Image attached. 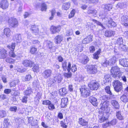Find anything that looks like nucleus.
I'll use <instances>...</instances> for the list:
<instances>
[{
    "instance_id": "nucleus-41",
    "label": "nucleus",
    "mask_w": 128,
    "mask_h": 128,
    "mask_svg": "<svg viewBox=\"0 0 128 128\" xmlns=\"http://www.w3.org/2000/svg\"><path fill=\"white\" fill-rule=\"evenodd\" d=\"M31 30L32 32H33L34 30H36V33H37L38 32H39L38 28V27L35 25H32L31 26Z\"/></svg>"
},
{
    "instance_id": "nucleus-51",
    "label": "nucleus",
    "mask_w": 128,
    "mask_h": 128,
    "mask_svg": "<svg viewBox=\"0 0 128 128\" xmlns=\"http://www.w3.org/2000/svg\"><path fill=\"white\" fill-rule=\"evenodd\" d=\"M117 42L118 44L120 45L122 44L123 42V39L122 38H118V39Z\"/></svg>"
},
{
    "instance_id": "nucleus-31",
    "label": "nucleus",
    "mask_w": 128,
    "mask_h": 128,
    "mask_svg": "<svg viewBox=\"0 0 128 128\" xmlns=\"http://www.w3.org/2000/svg\"><path fill=\"white\" fill-rule=\"evenodd\" d=\"M28 122L32 125V127L34 126V125H35V126L37 125V123L36 122H34V118L32 117H30L28 118Z\"/></svg>"
},
{
    "instance_id": "nucleus-49",
    "label": "nucleus",
    "mask_w": 128,
    "mask_h": 128,
    "mask_svg": "<svg viewBox=\"0 0 128 128\" xmlns=\"http://www.w3.org/2000/svg\"><path fill=\"white\" fill-rule=\"evenodd\" d=\"M6 61L7 62L9 63H13L14 62L13 59L10 58H7L6 59Z\"/></svg>"
},
{
    "instance_id": "nucleus-61",
    "label": "nucleus",
    "mask_w": 128,
    "mask_h": 128,
    "mask_svg": "<svg viewBox=\"0 0 128 128\" xmlns=\"http://www.w3.org/2000/svg\"><path fill=\"white\" fill-rule=\"evenodd\" d=\"M26 70L25 68H18V72H25L26 71Z\"/></svg>"
},
{
    "instance_id": "nucleus-11",
    "label": "nucleus",
    "mask_w": 128,
    "mask_h": 128,
    "mask_svg": "<svg viewBox=\"0 0 128 128\" xmlns=\"http://www.w3.org/2000/svg\"><path fill=\"white\" fill-rule=\"evenodd\" d=\"M67 62L66 61H65L62 63V67L63 69V70L66 71V69H67L68 72H69L71 70V63L70 62H68V66L67 68Z\"/></svg>"
},
{
    "instance_id": "nucleus-63",
    "label": "nucleus",
    "mask_w": 128,
    "mask_h": 128,
    "mask_svg": "<svg viewBox=\"0 0 128 128\" xmlns=\"http://www.w3.org/2000/svg\"><path fill=\"white\" fill-rule=\"evenodd\" d=\"M63 60V58L61 56H59L57 57V60L59 62H62Z\"/></svg>"
},
{
    "instance_id": "nucleus-5",
    "label": "nucleus",
    "mask_w": 128,
    "mask_h": 128,
    "mask_svg": "<svg viewBox=\"0 0 128 128\" xmlns=\"http://www.w3.org/2000/svg\"><path fill=\"white\" fill-rule=\"evenodd\" d=\"M90 89L92 90H97L99 87V83L96 80L91 81L88 85Z\"/></svg>"
},
{
    "instance_id": "nucleus-57",
    "label": "nucleus",
    "mask_w": 128,
    "mask_h": 128,
    "mask_svg": "<svg viewBox=\"0 0 128 128\" xmlns=\"http://www.w3.org/2000/svg\"><path fill=\"white\" fill-rule=\"evenodd\" d=\"M32 41L33 44L39 45L40 44V42L37 40H33Z\"/></svg>"
},
{
    "instance_id": "nucleus-4",
    "label": "nucleus",
    "mask_w": 128,
    "mask_h": 128,
    "mask_svg": "<svg viewBox=\"0 0 128 128\" xmlns=\"http://www.w3.org/2000/svg\"><path fill=\"white\" fill-rule=\"evenodd\" d=\"M87 71L90 74H94L97 72V68L96 65H92L86 66Z\"/></svg>"
},
{
    "instance_id": "nucleus-16",
    "label": "nucleus",
    "mask_w": 128,
    "mask_h": 128,
    "mask_svg": "<svg viewBox=\"0 0 128 128\" xmlns=\"http://www.w3.org/2000/svg\"><path fill=\"white\" fill-rule=\"evenodd\" d=\"M8 3L6 0H4L1 2L0 7L2 9H5L8 8Z\"/></svg>"
},
{
    "instance_id": "nucleus-25",
    "label": "nucleus",
    "mask_w": 128,
    "mask_h": 128,
    "mask_svg": "<svg viewBox=\"0 0 128 128\" xmlns=\"http://www.w3.org/2000/svg\"><path fill=\"white\" fill-rule=\"evenodd\" d=\"M111 104L115 108L118 109L120 107L118 103L116 100H112L111 102Z\"/></svg>"
},
{
    "instance_id": "nucleus-26",
    "label": "nucleus",
    "mask_w": 128,
    "mask_h": 128,
    "mask_svg": "<svg viewBox=\"0 0 128 128\" xmlns=\"http://www.w3.org/2000/svg\"><path fill=\"white\" fill-rule=\"evenodd\" d=\"M115 34V32L111 30H106L105 33V36L110 37L114 36Z\"/></svg>"
},
{
    "instance_id": "nucleus-6",
    "label": "nucleus",
    "mask_w": 128,
    "mask_h": 128,
    "mask_svg": "<svg viewBox=\"0 0 128 128\" xmlns=\"http://www.w3.org/2000/svg\"><path fill=\"white\" fill-rule=\"evenodd\" d=\"M8 22L10 26L12 27H16L18 25L17 19L14 18H10L8 19Z\"/></svg>"
},
{
    "instance_id": "nucleus-60",
    "label": "nucleus",
    "mask_w": 128,
    "mask_h": 128,
    "mask_svg": "<svg viewBox=\"0 0 128 128\" xmlns=\"http://www.w3.org/2000/svg\"><path fill=\"white\" fill-rule=\"evenodd\" d=\"M107 118H105L104 116H103L101 118H100L99 122H102L106 120Z\"/></svg>"
},
{
    "instance_id": "nucleus-12",
    "label": "nucleus",
    "mask_w": 128,
    "mask_h": 128,
    "mask_svg": "<svg viewBox=\"0 0 128 128\" xmlns=\"http://www.w3.org/2000/svg\"><path fill=\"white\" fill-rule=\"evenodd\" d=\"M52 72V70L50 69L45 70L42 73L43 76L44 78L47 79L50 77Z\"/></svg>"
},
{
    "instance_id": "nucleus-35",
    "label": "nucleus",
    "mask_w": 128,
    "mask_h": 128,
    "mask_svg": "<svg viewBox=\"0 0 128 128\" xmlns=\"http://www.w3.org/2000/svg\"><path fill=\"white\" fill-rule=\"evenodd\" d=\"M116 115L118 119L120 120H122L124 119V117L122 115L120 112L117 111Z\"/></svg>"
},
{
    "instance_id": "nucleus-14",
    "label": "nucleus",
    "mask_w": 128,
    "mask_h": 128,
    "mask_svg": "<svg viewBox=\"0 0 128 128\" xmlns=\"http://www.w3.org/2000/svg\"><path fill=\"white\" fill-rule=\"evenodd\" d=\"M89 101L94 106H97L98 104L97 100L96 98L93 96H91L89 98Z\"/></svg>"
},
{
    "instance_id": "nucleus-43",
    "label": "nucleus",
    "mask_w": 128,
    "mask_h": 128,
    "mask_svg": "<svg viewBox=\"0 0 128 128\" xmlns=\"http://www.w3.org/2000/svg\"><path fill=\"white\" fill-rule=\"evenodd\" d=\"M76 11L75 9H73L70 12V13L69 15L68 18H70L74 17L75 13Z\"/></svg>"
},
{
    "instance_id": "nucleus-53",
    "label": "nucleus",
    "mask_w": 128,
    "mask_h": 128,
    "mask_svg": "<svg viewBox=\"0 0 128 128\" xmlns=\"http://www.w3.org/2000/svg\"><path fill=\"white\" fill-rule=\"evenodd\" d=\"M32 78L31 75L30 74H28L26 76L25 80L26 81H30Z\"/></svg>"
},
{
    "instance_id": "nucleus-33",
    "label": "nucleus",
    "mask_w": 128,
    "mask_h": 128,
    "mask_svg": "<svg viewBox=\"0 0 128 128\" xmlns=\"http://www.w3.org/2000/svg\"><path fill=\"white\" fill-rule=\"evenodd\" d=\"M59 92L60 94L64 96L67 94V90L65 88H64L60 89L59 90Z\"/></svg>"
},
{
    "instance_id": "nucleus-20",
    "label": "nucleus",
    "mask_w": 128,
    "mask_h": 128,
    "mask_svg": "<svg viewBox=\"0 0 128 128\" xmlns=\"http://www.w3.org/2000/svg\"><path fill=\"white\" fill-rule=\"evenodd\" d=\"M92 36L91 35H88L86 36L82 41V43L84 44L88 43L92 40Z\"/></svg>"
},
{
    "instance_id": "nucleus-1",
    "label": "nucleus",
    "mask_w": 128,
    "mask_h": 128,
    "mask_svg": "<svg viewBox=\"0 0 128 128\" xmlns=\"http://www.w3.org/2000/svg\"><path fill=\"white\" fill-rule=\"evenodd\" d=\"M110 72L111 75L113 78H119L121 77L122 80L124 82L126 81V76L125 75H122L123 73L120 71V69L118 66H112Z\"/></svg>"
},
{
    "instance_id": "nucleus-45",
    "label": "nucleus",
    "mask_w": 128,
    "mask_h": 128,
    "mask_svg": "<svg viewBox=\"0 0 128 128\" xmlns=\"http://www.w3.org/2000/svg\"><path fill=\"white\" fill-rule=\"evenodd\" d=\"M102 66L104 67H107L110 66L108 60H106L102 63Z\"/></svg>"
},
{
    "instance_id": "nucleus-27",
    "label": "nucleus",
    "mask_w": 128,
    "mask_h": 128,
    "mask_svg": "<svg viewBox=\"0 0 128 128\" xmlns=\"http://www.w3.org/2000/svg\"><path fill=\"white\" fill-rule=\"evenodd\" d=\"M106 18L108 19V23L109 24H110V25L113 27H115L116 26V23L112 20V19L109 17L108 18L105 17V19L106 20Z\"/></svg>"
},
{
    "instance_id": "nucleus-2",
    "label": "nucleus",
    "mask_w": 128,
    "mask_h": 128,
    "mask_svg": "<svg viewBox=\"0 0 128 128\" xmlns=\"http://www.w3.org/2000/svg\"><path fill=\"white\" fill-rule=\"evenodd\" d=\"M115 91L117 92L121 91L123 88L122 83L118 80H114L112 84Z\"/></svg>"
},
{
    "instance_id": "nucleus-36",
    "label": "nucleus",
    "mask_w": 128,
    "mask_h": 128,
    "mask_svg": "<svg viewBox=\"0 0 128 128\" xmlns=\"http://www.w3.org/2000/svg\"><path fill=\"white\" fill-rule=\"evenodd\" d=\"M10 29L8 28H5L4 30V33L7 36H9L10 34Z\"/></svg>"
},
{
    "instance_id": "nucleus-19",
    "label": "nucleus",
    "mask_w": 128,
    "mask_h": 128,
    "mask_svg": "<svg viewBox=\"0 0 128 128\" xmlns=\"http://www.w3.org/2000/svg\"><path fill=\"white\" fill-rule=\"evenodd\" d=\"M7 56L6 51L4 49H1L0 51V58L4 59Z\"/></svg>"
},
{
    "instance_id": "nucleus-64",
    "label": "nucleus",
    "mask_w": 128,
    "mask_h": 128,
    "mask_svg": "<svg viewBox=\"0 0 128 128\" xmlns=\"http://www.w3.org/2000/svg\"><path fill=\"white\" fill-rule=\"evenodd\" d=\"M11 90L10 89H6L4 90V92L5 94H8L11 92Z\"/></svg>"
},
{
    "instance_id": "nucleus-10",
    "label": "nucleus",
    "mask_w": 128,
    "mask_h": 128,
    "mask_svg": "<svg viewBox=\"0 0 128 128\" xmlns=\"http://www.w3.org/2000/svg\"><path fill=\"white\" fill-rule=\"evenodd\" d=\"M128 16H123L121 18V22L122 24L125 26L128 27Z\"/></svg>"
},
{
    "instance_id": "nucleus-44",
    "label": "nucleus",
    "mask_w": 128,
    "mask_h": 128,
    "mask_svg": "<svg viewBox=\"0 0 128 128\" xmlns=\"http://www.w3.org/2000/svg\"><path fill=\"white\" fill-rule=\"evenodd\" d=\"M6 112L4 110H0V117L1 118L5 117L6 116Z\"/></svg>"
},
{
    "instance_id": "nucleus-46",
    "label": "nucleus",
    "mask_w": 128,
    "mask_h": 128,
    "mask_svg": "<svg viewBox=\"0 0 128 128\" xmlns=\"http://www.w3.org/2000/svg\"><path fill=\"white\" fill-rule=\"evenodd\" d=\"M94 26V25L90 22L88 23L86 25V28H90L92 30L93 29L92 28Z\"/></svg>"
},
{
    "instance_id": "nucleus-52",
    "label": "nucleus",
    "mask_w": 128,
    "mask_h": 128,
    "mask_svg": "<svg viewBox=\"0 0 128 128\" xmlns=\"http://www.w3.org/2000/svg\"><path fill=\"white\" fill-rule=\"evenodd\" d=\"M48 108L49 110H54L55 108L54 105L52 104L51 102L50 104L48 105Z\"/></svg>"
},
{
    "instance_id": "nucleus-47",
    "label": "nucleus",
    "mask_w": 128,
    "mask_h": 128,
    "mask_svg": "<svg viewBox=\"0 0 128 128\" xmlns=\"http://www.w3.org/2000/svg\"><path fill=\"white\" fill-rule=\"evenodd\" d=\"M73 34V31L72 29L69 30L68 31H67L66 33V36H68L72 35Z\"/></svg>"
},
{
    "instance_id": "nucleus-59",
    "label": "nucleus",
    "mask_w": 128,
    "mask_h": 128,
    "mask_svg": "<svg viewBox=\"0 0 128 128\" xmlns=\"http://www.w3.org/2000/svg\"><path fill=\"white\" fill-rule=\"evenodd\" d=\"M64 76L67 78H70L72 76V74L70 72L68 73H64Z\"/></svg>"
},
{
    "instance_id": "nucleus-7",
    "label": "nucleus",
    "mask_w": 128,
    "mask_h": 128,
    "mask_svg": "<svg viewBox=\"0 0 128 128\" xmlns=\"http://www.w3.org/2000/svg\"><path fill=\"white\" fill-rule=\"evenodd\" d=\"M15 46V44L13 43H12L11 45L7 46L8 48L11 50V51L9 53V55L10 57L14 58L16 56V54L14 52Z\"/></svg>"
},
{
    "instance_id": "nucleus-23",
    "label": "nucleus",
    "mask_w": 128,
    "mask_h": 128,
    "mask_svg": "<svg viewBox=\"0 0 128 128\" xmlns=\"http://www.w3.org/2000/svg\"><path fill=\"white\" fill-rule=\"evenodd\" d=\"M63 37L62 36H56L54 39L55 43L56 44L60 43L63 39Z\"/></svg>"
},
{
    "instance_id": "nucleus-9",
    "label": "nucleus",
    "mask_w": 128,
    "mask_h": 128,
    "mask_svg": "<svg viewBox=\"0 0 128 128\" xmlns=\"http://www.w3.org/2000/svg\"><path fill=\"white\" fill-rule=\"evenodd\" d=\"M109 105V102L107 101H104L103 102H102L100 104L101 109L104 111L108 112Z\"/></svg>"
},
{
    "instance_id": "nucleus-58",
    "label": "nucleus",
    "mask_w": 128,
    "mask_h": 128,
    "mask_svg": "<svg viewBox=\"0 0 128 128\" xmlns=\"http://www.w3.org/2000/svg\"><path fill=\"white\" fill-rule=\"evenodd\" d=\"M51 102L48 100H46L43 101L42 102V104L44 105H48L50 104Z\"/></svg>"
},
{
    "instance_id": "nucleus-18",
    "label": "nucleus",
    "mask_w": 128,
    "mask_h": 128,
    "mask_svg": "<svg viewBox=\"0 0 128 128\" xmlns=\"http://www.w3.org/2000/svg\"><path fill=\"white\" fill-rule=\"evenodd\" d=\"M13 39L15 42L18 43H20L22 41L21 35L20 34H16L13 37Z\"/></svg>"
},
{
    "instance_id": "nucleus-32",
    "label": "nucleus",
    "mask_w": 128,
    "mask_h": 128,
    "mask_svg": "<svg viewBox=\"0 0 128 128\" xmlns=\"http://www.w3.org/2000/svg\"><path fill=\"white\" fill-rule=\"evenodd\" d=\"M70 4L69 2L64 3L62 6V8L64 10H68L70 7Z\"/></svg>"
},
{
    "instance_id": "nucleus-39",
    "label": "nucleus",
    "mask_w": 128,
    "mask_h": 128,
    "mask_svg": "<svg viewBox=\"0 0 128 128\" xmlns=\"http://www.w3.org/2000/svg\"><path fill=\"white\" fill-rule=\"evenodd\" d=\"M41 10L42 11H46L47 9V6L44 3H42L41 4Z\"/></svg>"
},
{
    "instance_id": "nucleus-54",
    "label": "nucleus",
    "mask_w": 128,
    "mask_h": 128,
    "mask_svg": "<svg viewBox=\"0 0 128 128\" xmlns=\"http://www.w3.org/2000/svg\"><path fill=\"white\" fill-rule=\"evenodd\" d=\"M71 69V70L73 72H75L76 71L77 69L76 65L75 64L73 65Z\"/></svg>"
},
{
    "instance_id": "nucleus-29",
    "label": "nucleus",
    "mask_w": 128,
    "mask_h": 128,
    "mask_svg": "<svg viewBox=\"0 0 128 128\" xmlns=\"http://www.w3.org/2000/svg\"><path fill=\"white\" fill-rule=\"evenodd\" d=\"M102 7L104 9L110 11L112 8V6L111 4H108L103 5Z\"/></svg>"
},
{
    "instance_id": "nucleus-8",
    "label": "nucleus",
    "mask_w": 128,
    "mask_h": 128,
    "mask_svg": "<svg viewBox=\"0 0 128 128\" xmlns=\"http://www.w3.org/2000/svg\"><path fill=\"white\" fill-rule=\"evenodd\" d=\"M22 64L25 66L26 67H31L34 65V62L30 60H24L22 62Z\"/></svg>"
},
{
    "instance_id": "nucleus-34",
    "label": "nucleus",
    "mask_w": 128,
    "mask_h": 128,
    "mask_svg": "<svg viewBox=\"0 0 128 128\" xmlns=\"http://www.w3.org/2000/svg\"><path fill=\"white\" fill-rule=\"evenodd\" d=\"M32 92L31 88L30 87L28 88L24 92L26 96L29 95Z\"/></svg>"
},
{
    "instance_id": "nucleus-37",
    "label": "nucleus",
    "mask_w": 128,
    "mask_h": 128,
    "mask_svg": "<svg viewBox=\"0 0 128 128\" xmlns=\"http://www.w3.org/2000/svg\"><path fill=\"white\" fill-rule=\"evenodd\" d=\"M37 50V48L33 46L30 47V52L32 54H34L36 53Z\"/></svg>"
},
{
    "instance_id": "nucleus-13",
    "label": "nucleus",
    "mask_w": 128,
    "mask_h": 128,
    "mask_svg": "<svg viewBox=\"0 0 128 128\" xmlns=\"http://www.w3.org/2000/svg\"><path fill=\"white\" fill-rule=\"evenodd\" d=\"M89 60L88 56H84L82 58H79V62L81 63L85 64L87 63Z\"/></svg>"
},
{
    "instance_id": "nucleus-30",
    "label": "nucleus",
    "mask_w": 128,
    "mask_h": 128,
    "mask_svg": "<svg viewBox=\"0 0 128 128\" xmlns=\"http://www.w3.org/2000/svg\"><path fill=\"white\" fill-rule=\"evenodd\" d=\"M116 58L114 56L108 60L110 66H111L114 64L116 63Z\"/></svg>"
},
{
    "instance_id": "nucleus-55",
    "label": "nucleus",
    "mask_w": 128,
    "mask_h": 128,
    "mask_svg": "<svg viewBox=\"0 0 128 128\" xmlns=\"http://www.w3.org/2000/svg\"><path fill=\"white\" fill-rule=\"evenodd\" d=\"M110 77V75L109 74H106L104 77V79L106 80V82H108L109 81L108 79Z\"/></svg>"
},
{
    "instance_id": "nucleus-42",
    "label": "nucleus",
    "mask_w": 128,
    "mask_h": 128,
    "mask_svg": "<svg viewBox=\"0 0 128 128\" xmlns=\"http://www.w3.org/2000/svg\"><path fill=\"white\" fill-rule=\"evenodd\" d=\"M54 79L56 80V82H57L58 83L60 82L62 80L60 74H59L56 76L54 77Z\"/></svg>"
},
{
    "instance_id": "nucleus-50",
    "label": "nucleus",
    "mask_w": 128,
    "mask_h": 128,
    "mask_svg": "<svg viewBox=\"0 0 128 128\" xmlns=\"http://www.w3.org/2000/svg\"><path fill=\"white\" fill-rule=\"evenodd\" d=\"M117 122L116 120L115 119H113L111 121L109 122L110 125H115Z\"/></svg>"
},
{
    "instance_id": "nucleus-48",
    "label": "nucleus",
    "mask_w": 128,
    "mask_h": 128,
    "mask_svg": "<svg viewBox=\"0 0 128 128\" xmlns=\"http://www.w3.org/2000/svg\"><path fill=\"white\" fill-rule=\"evenodd\" d=\"M108 99V97L106 95H104L100 98V100L103 102L104 101H106Z\"/></svg>"
},
{
    "instance_id": "nucleus-24",
    "label": "nucleus",
    "mask_w": 128,
    "mask_h": 128,
    "mask_svg": "<svg viewBox=\"0 0 128 128\" xmlns=\"http://www.w3.org/2000/svg\"><path fill=\"white\" fill-rule=\"evenodd\" d=\"M121 100L124 102H128V93H125L120 98Z\"/></svg>"
},
{
    "instance_id": "nucleus-62",
    "label": "nucleus",
    "mask_w": 128,
    "mask_h": 128,
    "mask_svg": "<svg viewBox=\"0 0 128 128\" xmlns=\"http://www.w3.org/2000/svg\"><path fill=\"white\" fill-rule=\"evenodd\" d=\"M33 69L34 72H36L38 70L39 68L38 65H36L33 67Z\"/></svg>"
},
{
    "instance_id": "nucleus-40",
    "label": "nucleus",
    "mask_w": 128,
    "mask_h": 128,
    "mask_svg": "<svg viewBox=\"0 0 128 128\" xmlns=\"http://www.w3.org/2000/svg\"><path fill=\"white\" fill-rule=\"evenodd\" d=\"M101 52L100 50H99L93 54V58L95 59H98L99 58L98 55Z\"/></svg>"
},
{
    "instance_id": "nucleus-56",
    "label": "nucleus",
    "mask_w": 128,
    "mask_h": 128,
    "mask_svg": "<svg viewBox=\"0 0 128 128\" xmlns=\"http://www.w3.org/2000/svg\"><path fill=\"white\" fill-rule=\"evenodd\" d=\"M8 120H9L8 118H5L4 122V125L5 127H7L8 125Z\"/></svg>"
},
{
    "instance_id": "nucleus-22",
    "label": "nucleus",
    "mask_w": 128,
    "mask_h": 128,
    "mask_svg": "<svg viewBox=\"0 0 128 128\" xmlns=\"http://www.w3.org/2000/svg\"><path fill=\"white\" fill-rule=\"evenodd\" d=\"M50 29L52 33L54 34L59 32L60 30V27H57L53 26L51 27Z\"/></svg>"
},
{
    "instance_id": "nucleus-38",
    "label": "nucleus",
    "mask_w": 128,
    "mask_h": 128,
    "mask_svg": "<svg viewBox=\"0 0 128 128\" xmlns=\"http://www.w3.org/2000/svg\"><path fill=\"white\" fill-rule=\"evenodd\" d=\"M105 89L106 92L107 94H109L110 95L114 96V95H112L111 91L110 90V87L109 86H106V87L105 88Z\"/></svg>"
},
{
    "instance_id": "nucleus-28",
    "label": "nucleus",
    "mask_w": 128,
    "mask_h": 128,
    "mask_svg": "<svg viewBox=\"0 0 128 128\" xmlns=\"http://www.w3.org/2000/svg\"><path fill=\"white\" fill-rule=\"evenodd\" d=\"M78 122L82 126H86L88 124V122L82 118L79 119Z\"/></svg>"
},
{
    "instance_id": "nucleus-3",
    "label": "nucleus",
    "mask_w": 128,
    "mask_h": 128,
    "mask_svg": "<svg viewBox=\"0 0 128 128\" xmlns=\"http://www.w3.org/2000/svg\"><path fill=\"white\" fill-rule=\"evenodd\" d=\"M80 90L81 93V95L84 97L86 98L90 96V91L89 88H86L85 86H82Z\"/></svg>"
},
{
    "instance_id": "nucleus-21",
    "label": "nucleus",
    "mask_w": 128,
    "mask_h": 128,
    "mask_svg": "<svg viewBox=\"0 0 128 128\" xmlns=\"http://www.w3.org/2000/svg\"><path fill=\"white\" fill-rule=\"evenodd\" d=\"M68 103V99L67 98H62L61 100V107L63 108L66 107Z\"/></svg>"
},
{
    "instance_id": "nucleus-17",
    "label": "nucleus",
    "mask_w": 128,
    "mask_h": 128,
    "mask_svg": "<svg viewBox=\"0 0 128 128\" xmlns=\"http://www.w3.org/2000/svg\"><path fill=\"white\" fill-rule=\"evenodd\" d=\"M120 64L124 67L128 66V60L121 58L119 61Z\"/></svg>"
},
{
    "instance_id": "nucleus-15",
    "label": "nucleus",
    "mask_w": 128,
    "mask_h": 128,
    "mask_svg": "<svg viewBox=\"0 0 128 128\" xmlns=\"http://www.w3.org/2000/svg\"><path fill=\"white\" fill-rule=\"evenodd\" d=\"M44 44H46L47 47L49 48L50 49L52 50L53 52L55 50L54 49V47L53 46V43L49 40H46L44 42Z\"/></svg>"
}]
</instances>
